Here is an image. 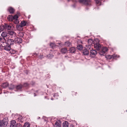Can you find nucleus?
<instances>
[{
  "label": "nucleus",
  "mask_w": 127,
  "mask_h": 127,
  "mask_svg": "<svg viewBox=\"0 0 127 127\" xmlns=\"http://www.w3.org/2000/svg\"><path fill=\"white\" fill-rule=\"evenodd\" d=\"M1 36L3 38H1L0 36V42L3 43H5L6 41V39L9 38L10 37V35H8L5 32H3L1 34Z\"/></svg>",
  "instance_id": "obj_1"
},
{
  "label": "nucleus",
  "mask_w": 127,
  "mask_h": 127,
  "mask_svg": "<svg viewBox=\"0 0 127 127\" xmlns=\"http://www.w3.org/2000/svg\"><path fill=\"white\" fill-rule=\"evenodd\" d=\"M108 48L106 47H103L101 50L99 52V54L101 55H104L105 53L108 51Z\"/></svg>",
  "instance_id": "obj_2"
},
{
  "label": "nucleus",
  "mask_w": 127,
  "mask_h": 127,
  "mask_svg": "<svg viewBox=\"0 0 127 127\" xmlns=\"http://www.w3.org/2000/svg\"><path fill=\"white\" fill-rule=\"evenodd\" d=\"M14 43H20L22 42V39L21 38H19L17 36L14 37Z\"/></svg>",
  "instance_id": "obj_3"
},
{
  "label": "nucleus",
  "mask_w": 127,
  "mask_h": 127,
  "mask_svg": "<svg viewBox=\"0 0 127 127\" xmlns=\"http://www.w3.org/2000/svg\"><path fill=\"white\" fill-rule=\"evenodd\" d=\"M79 2L81 3L86 5H89L90 3V1L88 0H79Z\"/></svg>",
  "instance_id": "obj_4"
},
{
  "label": "nucleus",
  "mask_w": 127,
  "mask_h": 127,
  "mask_svg": "<svg viewBox=\"0 0 127 127\" xmlns=\"http://www.w3.org/2000/svg\"><path fill=\"white\" fill-rule=\"evenodd\" d=\"M7 41V43L8 45H13L14 43V40L13 39H9V38H7L6 39Z\"/></svg>",
  "instance_id": "obj_5"
},
{
  "label": "nucleus",
  "mask_w": 127,
  "mask_h": 127,
  "mask_svg": "<svg viewBox=\"0 0 127 127\" xmlns=\"http://www.w3.org/2000/svg\"><path fill=\"white\" fill-rule=\"evenodd\" d=\"M7 124V122L4 120H3L2 121H0V127H5L6 126Z\"/></svg>",
  "instance_id": "obj_6"
},
{
  "label": "nucleus",
  "mask_w": 127,
  "mask_h": 127,
  "mask_svg": "<svg viewBox=\"0 0 127 127\" xmlns=\"http://www.w3.org/2000/svg\"><path fill=\"white\" fill-rule=\"evenodd\" d=\"M94 47L97 50H99L101 48V46L99 43L96 42L94 44Z\"/></svg>",
  "instance_id": "obj_7"
},
{
  "label": "nucleus",
  "mask_w": 127,
  "mask_h": 127,
  "mask_svg": "<svg viewBox=\"0 0 127 127\" xmlns=\"http://www.w3.org/2000/svg\"><path fill=\"white\" fill-rule=\"evenodd\" d=\"M90 53L91 55L92 56V57L95 56L97 54V52L95 50H91Z\"/></svg>",
  "instance_id": "obj_8"
},
{
  "label": "nucleus",
  "mask_w": 127,
  "mask_h": 127,
  "mask_svg": "<svg viewBox=\"0 0 127 127\" xmlns=\"http://www.w3.org/2000/svg\"><path fill=\"white\" fill-rule=\"evenodd\" d=\"M17 123L15 120L12 121L10 122V127H16Z\"/></svg>",
  "instance_id": "obj_9"
},
{
  "label": "nucleus",
  "mask_w": 127,
  "mask_h": 127,
  "mask_svg": "<svg viewBox=\"0 0 127 127\" xmlns=\"http://www.w3.org/2000/svg\"><path fill=\"white\" fill-rule=\"evenodd\" d=\"M2 46L4 47V49L7 51H10L11 49V47L8 44L6 46Z\"/></svg>",
  "instance_id": "obj_10"
},
{
  "label": "nucleus",
  "mask_w": 127,
  "mask_h": 127,
  "mask_svg": "<svg viewBox=\"0 0 127 127\" xmlns=\"http://www.w3.org/2000/svg\"><path fill=\"white\" fill-rule=\"evenodd\" d=\"M5 30H10L12 27V25L11 24H5Z\"/></svg>",
  "instance_id": "obj_11"
},
{
  "label": "nucleus",
  "mask_w": 127,
  "mask_h": 127,
  "mask_svg": "<svg viewBox=\"0 0 127 127\" xmlns=\"http://www.w3.org/2000/svg\"><path fill=\"white\" fill-rule=\"evenodd\" d=\"M8 10L10 13H13L14 11V10L12 7H9L8 9Z\"/></svg>",
  "instance_id": "obj_12"
},
{
  "label": "nucleus",
  "mask_w": 127,
  "mask_h": 127,
  "mask_svg": "<svg viewBox=\"0 0 127 127\" xmlns=\"http://www.w3.org/2000/svg\"><path fill=\"white\" fill-rule=\"evenodd\" d=\"M8 86V84L7 82L3 83L1 85V86L3 88H5Z\"/></svg>",
  "instance_id": "obj_13"
},
{
  "label": "nucleus",
  "mask_w": 127,
  "mask_h": 127,
  "mask_svg": "<svg viewBox=\"0 0 127 127\" xmlns=\"http://www.w3.org/2000/svg\"><path fill=\"white\" fill-rule=\"evenodd\" d=\"M18 18V17L17 15H15L14 16H13V20H16V22H14L16 24L18 23V21L17 19Z\"/></svg>",
  "instance_id": "obj_14"
},
{
  "label": "nucleus",
  "mask_w": 127,
  "mask_h": 127,
  "mask_svg": "<svg viewBox=\"0 0 127 127\" xmlns=\"http://www.w3.org/2000/svg\"><path fill=\"white\" fill-rule=\"evenodd\" d=\"M8 34L10 35L11 36L12 35H15V33L13 31H8Z\"/></svg>",
  "instance_id": "obj_15"
},
{
  "label": "nucleus",
  "mask_w": 127,
  "mask_h": 127,
  "mask_svg": "<svg viewBox=\"0 0 127 127\" xmlns=\"http://www.w3.org/2000/svg\"><path fill=\"white\" fill-rule=\"evenodd\" d=\"M68 122L65 121L64 122L63 124V127H68Z\"/></svg>",
  "instance_id": "obj_16"
},
{
  "label": "nucleus",
  "mask_w": 127,
  "mask_h": 127,
  "mask_svg": "<svg viewBox=\"0 0 127 127\" xmlns=\"http://www.w3.org/2000/svg\"><path fill=\"white\" fill-rule=\"evenodd\" d=\"M69 51L70 52L74 53L75 51V49L74 47H72L70 48Z\"/></svg>",
  "instance_id": "obj_17"
},
{
  "label": "nucleus",
  "mask_w": 127,
  "mask_h": 127,
  "mask_svg": "<svg viewBox=\"0 0 127 127\" xmlns=\"http://www.w3.org/2000/svg\"><path fill=\"white\" fill-rule=\"evenodd\" d=\"M27 22L24 21H23L21 22V26L22 27L26 25Z\"/></svg>",
  "instance_id": "obj_18"
},
{
  "label": "nucleus",
  "mask_w": 127,
  "mask_h": 127,
  "mask_svg": "<svg viewBox=\"0 0 127 127\" xmlns=\"http://www.w3.org/2000/svg\"><path fill=\"white\" fill-rule=\"evenodd\" d=\"M23 87V86L22 85L20 84L17 86L16 88L18 90H20Z\"/></svg>",
  "instance_id": "obj_19"
},
{
  "label": "nucleus",
  "mask_w": 127,
  "mask_h": 127,
  "mask_svg": "<svg viewBox=\"0 0 127 127\" xmlns=\"http://www.w3.org/2000/svg\"><path fill=\"white\" fill-rule=\"evenodd\" d=\"M22 26H21V25L20 24H18L16 25V27L17 29L19 30H22Z\"/></svg>",
  "instance_id": "obj_20"
},
{
  "label": "nucleus",
  "mask_w": 127,
  "mask_h": 127,
  "mask_svg": "<svg viewBox=\"0 0 127 127\" xmlns=\"http://www.w3.org/2000/svg\"><path fill=\"white\" fill-rule=\"evenodd\" d=\"M8 20L9 21H12L13 20V16L12 15L9 16L7 17Z\"/></svg>",
  "instance_id": "obj_21"
},
{
  "label": "nucleus",
  "mask_w": 127,
  "mask_h": 127,
  "mask_svg": "<svg viewBox=\"0 0 127 127\" xmlns=\"http://www.w3.org/2000/svg\"><path fill=\"white\" fill-rule=\"evenodd\" d=\"M83 54L85 55H87L89 54L88 50L86 49H84L83 52Z\"/></svg>",
  "instance_id": "obj_22"
},
{
  "label": "nucleus",
  "mask_w": 127,
  "mask_h": 127,
  "mask_svg": "<svg viewBox=\"0 0 127 127\" xmlns=\"http://www.w3.org/2000/svg\"><path fill=\"white\" fill-rule=\"evenodd\" d=\"M61 52L64 53H66L67 51V50L65 48H62L61 50Z\"/></svg>",
  "instance_id": "obj_23"
},
{
  "label": "nucleus",
  "mask_w": 127,
  "mask_h": 127,
  "mask_svg": "<svg viewBox=\"0 0 127 127\" xmlns=\"http://www.w3.org/2000/svg\"><path fill=\"white\" fill-rule=\"evenodd\" d=\"M83 48L82 46L81 45H78L77 46V49L81 50Z\"/></svg>",
  "instance_id": "obj_24"
},
{
  "label": "nucleus",
  "mask_w": 127,
  "mask_h": 127,
  "mask_svg": "<svg viewBox=\"0 0 127 127\" xmlns=\"http://www.w3.org/2000/svg\"><path fill=\"white\" fill-rule=\"evenodd\" d=\"M30 125L29 123H26L23 126V127H30Z\"/></svg>",
  "instance_id": "obj_25"
},
{
  "label": "nucleus",
  "mask_w": 127,
  "mask_h": 127,
  "mask_svg": "<svg viewBox=\"0 0 127 127\" xmlns=\"http://www.w3.org/2000/svg\"><path fill=\"white\" fill-rule=\"evenodd\" d=\"M4 29H5V25H4V26L1 25L0 27V31H2Z\"/></svg>",
  "instance_id": "obj_26"
},
{
  "label": "nucleus",
  "mask_w": 127,
  "mask_h": 127,
  "mask_svg": "<svg viewBox=\"0 0 127 127\" xmlns=\"http://www.w3.org/2000/svg\"><path fill=\"white\" fill-rule=\"evenodd\" d=\"M71 43L67 41L65 43L64 45L67 46H69L71 45Z\"/></svg>",
  "instance_id": "obj_27"
},
{
  "label": "nucleus",
  "mask_w": 127,
  "mask_h": 127,
  "mask_svg": "<svg viewBox=\"0 0 127 127\" xmlns=\"http://www.w3.org/2000/svg\"><path fill=\"white\" fill-rule=\"evenodd\" d=\"M10 51V53L11 54H15L17 52V51L14 50L12 49H11L9 51Z\"/></svg>",
  "instance_id": "obj_28"
},
{
  "label": "nucleus",
  "mask_w": 127,
  "mask_h": 127,
  "mask_svg": "<svg viewBox=\"0 0 127 127\" xmlns=\"http://www.w3.org/2000/svg\"><path fill=\"white\" fill-rule=\"evenodd\" d=\"M93 42V40L91 39H89L88 40V42L90 45H91Z\"/></svg>",
  "instance_id": "obj_29"
},
{
  "label": "nucleus",
  "mask_w": 127,
  "mask_h": 127,
  "mask_svg": "<svg viewBox=\"0 0 127 127\" xmlns=\"http://www.w3.org/2000/svg\"><path fill=\"white\" fill-rule=\"evenodd\" d=\"M119 57V56L116 54H114L112 55V58L114 59H115Z\"/></svg>",
  "instance_id": "obj_30"
},
{
  "label": "nucleus",
  "mask_w": 127,
  "mask_h": 127,
  "mask_svg": "<svg viewBox=\"0 0 127 127\" xmlns=\"http://www.w3.org/2000/svg\"><path fill=\"white\" fill-rule=\"evenodd\" d=\"M54 127H61L60 125L58 122H56L55 123V125Z\"/></svg>",
  "instance_id": "obj_31"
},
{
  "label": "nucleus",
  "mask_w": 127,
  "mask_h": 127,
  "mask_svg": "<svg viewBox=\"0 0 127 127\" xmlns=\"http://www.w3.org/2000/svg\"><path fill=\"white\" fill-rule=\"evenodd\" d=\"M50 45L51 46V47L52 48H54L55 46V44L53 43H50Z\"/></svg>",
  "instance_id": "obj_32"
},
{
  "label": "nucleus",
  "mask_w": 127,
  "mask_h": 127,
  "mask_svg": "<svg viewBox=\"0 0 127 127\" xmlns=\"http://www.w3.org/2000/svg\"><path fill=\"white\" fill-rule=\"evenodd\" d=\"M106 57L108 59H110L112 58V55H107Z\"/></svg>",
  "instance_id": "obj_33"
},
{
  "label": "nucleus",
  "mask_w": 127,
  "mask_h": 127,
  "mask_svg": "<svg viewBox=\"0 0 127 127\" xmlns=\"http://www.w3.org/2000/svg\"><path fill=\"white\" fill-rule=\"evenodd\" d=\"M47 57L48 58H51L53 57V55L52 54H49L47 56Z\"/></svg>",
  "instance_id": "obj_34"
},
{
  "label": "nucleus",
  "mask_w": 127,
  "mask_h": 127,
  "mask_svg": "<svg viewBox=\"0 0 127 127\" xmlns=\"http://www.w3.org/2000/svg\"><path fill=\"white\" fill-rule=\"evenodd\" d=\"M11 87H9V89H13L14 88V86L13 85L11 84Z\"/></svg>",
  "instance_id": "obj_35"
},
{
  "label": "nucleus",
  "mask_w": 127,
  "mask_h": 127,
  "mask_svg": "<svg viewBox=\"0 0 127 127\" xmlns=\"http://www.w3.org/2000/svg\"><path fill=\"white\" fill-rule=\"evenodd\" d=\"M18 35L20 37H22L23 36V34L22 33L20 32L19 33Z\"/></svg>",
  "instance_id": "obj_36"
},
{
  "label": "nucleus",
  "mask_w": 127,
  "mask_h": 127,
  "mask_svg": "<svg viewBox=\"0 0 127 127\" xmlns=\"http://www.w3.org/2000/svg\"><path fill=\"white\" fill-rule=\"evenodd\" d=\"M28 84L27 83H25L24 84L23 86L25 87H26L28 86Z\"/></svg>",
  "instance_id": "obj_37"
},
{
  "label": "nucleus",
  "mask_w": 127,
  "mask_h": 127,
  "mask_svg": "<svg viewBox=\"0 0 127 127\" xmlns=\"http://www.w3.org/2000/svg\"><path fill=\"white\" fill-rule=\"evenodd\" d=\"M40 58H43V55H41L40 56Z\"/></svg>",
  "instance_id": "obj_38"
},
{
  "label": "nucleus",
  "mask_w": 127,
  "mask_h": 127,
  "mask_svg": "<svg viewBox=\"0 0 127 127\" xmlns=\"http://www.w3.org/2000/svg\"><path fill=\"white\" fill-rule=\"evenodd\" d=\"M34 96H36L35 94L34 93Z\"/></svg>",
  "instance_id": "obj_39"
},
{
  "label": "nucleus",
  "mask_w": 127,
  "mask_h": 127,
  "mask_svg": "<svg viewBox=\"0 0 127 127\" xmlns=\"http://www.w3.org/2000/svg\"><path fill=\"white\" fill-rule=\"evenodd\" d=\"M34 55H37V54H36V53H35V54H34Z\"/></svg>",
  "instance_id": "obj_40"
},
{
  "label": "nucleus",
  "mask_w": 127,
  "mask_h": 127,
  "mask_svg": "<svg viewBox=\"0 0 127 127\" xmlns=\"http://www.w3.org/2000/svg\"><path fill=\"white\" fill-rule=\"evenodd\" d=\"M30 18V16H29L28 17V18Z\"/></svg>",
  "instance_id": "obj_41"
},
{
  "label": "nucleus",
  "mask_w": 127,
  "mask_h": 127,
  "mask_svg": "<svg viewBox=\"0 0 127 127\" xmlns=\"http://www.w3.org/2000/svg\"><path fill=\"white\" fill-rule=\"evenodd\" d=\"M53 96H55V95H54Z\"/></svg>",
  "instance_id": "obj_42"
}]
</instances>
